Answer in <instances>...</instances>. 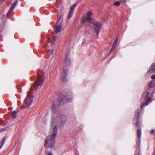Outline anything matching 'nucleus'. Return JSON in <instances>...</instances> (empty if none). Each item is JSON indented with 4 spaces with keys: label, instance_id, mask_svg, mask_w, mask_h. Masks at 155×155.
<instances>
[{
    "label": "nucleus",
    "instance_id": "10",
    "mask_svg": "<svg viewBox=\"0 0 155 155\" xmlns=\"http://www.w3.org/2000/svg\"><path fill=\"white\" fill-rule=\"evenodd\" d=\"M64 62L68 65H69L70 64V60L68 55H66L65 57Z\"/></svg>",
    "mask_w": 155,
    "mask_h": 155
},
{
    "label": "nucleus",
    "instance_id": "23",
    "mask_svg": "<svg viewBox=\"0 0 155 155\" xmlns=\"http://www.w3.org/2000/svg\"><path fill=\"white\" fill-rule=\"evenodd\" d=\"M117 40H118V38H117L114 41L113 45H115L116 46V45L117 43Z\"/></svg>",
    "mask_w": 155,
    "mask_h": 155
},
{
    "label": "nucleus",
    "instance_id": "9",
    "mask_svg": "<svg viewBox=\"0 0 155 155\" xmlns=\"http://www.w3.org/2000/svg\"><path fill=\"white\" fill-rule=\"evenodd\" d=\"M61 28V23L59 25L57 26L55 28V32L56 34H57L58 32L60 31V30Z\"/></svg>",
    "mask_w": 155,
    "mask_h": 155
},
{
    "label": "nucleus",
    "instance_id": "5",
    "mask_svg": "<svg viewBox=\"0 0 155 155\" xmlns=\"http://www.w3.org/2000/svg\"><path fill=\"white\" fill-rule=\"evenodd\" d=\"M45 77L43 76L38 75L36 81H35L33 86L35 89H37L39 86H42Z\"/></svg>",
    "mask_w": 155,
    "mask_h": 155
},
{
    "label": "nucleus",
    "instance_id": "28",
    "mask_svg": "<svg viewBox=\"0 0 155 155\" xmlns=\"http://www.w3.org/2000/svg\"><path fill=\"white\" fill-rule=\"evenodd\" d=\"M151 78L152 79H155V74L153 75L151 77Z\"/></svg>",
    "mask_w": 155,
    "mask_h": 155
},
{
    "label": "nucleus",
    "instance_id": "8",
    "mask_svg": "<svg viewBox=\"0 0 155 155\" xmlns=\"http://www.w3.org/2000/svg\"><path fill=\"white\" fill-rule=\"evenodd\" d=\"M155 72V63H153L151 66L150 69L147 71V74L153 73Z\"/></svg>",
    "mask_w": 155,
    "mask_h": 155
},
{
    "label": "nucleus",
    "instance_id": "3",
    "mask_svg": "<svg viewBox=\"0 0 155 155\" xmlns=\"http://www.w3.org/2000/svg\"><path fill=\"white\" fill-rule=\"evenodd\" d=\"M140 110L138 109L135 111L134 117L133 120V122L136 129L141 128V125L140 121Z\"/></svg>",
    "mask_w": 155,
    "mask_h": 155
},
{
    "label": "nucleus",
    "instance_id": "2",
    "mask_svg": "<svg viewBox=\"0 0 155 155\" xmlns=\"http://www.w3.org/2000/svg\"><path fill=\"white\" fill-rule=\"evenodd\" d=\"M88 21L90 22L91 23L94 25L95 32L98 36L101 28V22H98L95 20L91 21L87 19V17H83L81 19V24L82 25H84Z\"/></svg>",
    "mask_w": 155,
    "mask_h": 155
},
{
    "label": "nucleus",
    "instance_id": "27",
    "mask_svg": "<svg viewBox=\"0 0 155 155\" xmlns=\"http://www.w3.org/2000/svg\"><path fill=\"white\" fill-rule=\"evenodd\" d=\"M149 94H150V93L149 92H147V94H146V98H147V97L149 95Z\"/></svg>",
    "mask_w": 155,
    "mask_h": 155
},
{
    "label": "nucleus",
    "instance_id": "18",
    "mask_svg": "<svg viewBox=\"0 0 155 155\" xmlns=\"http://www.w3.org/2000/svg\"><path fill=\"white\" fill-rule=\"evenodd\" d=\"M73 14V12L71 11H70L68 18V19H70L72 16Z\"/></svg>",
    "mask_w": 155,
    "mask_h": 155
},
{
    "label": "nucleus",
    "instance_id": "12",
    "mask_svg": "<svg viewBox=\"0 0 155 155\" xmlns=\"http://www.w3.org/2000/svg\"><path fill=\"white\" fill-rule=\"evenodd\" d=\"M57 39V37L56 36H54L53 37L51 41V44L52 45H54Z\"/></svg>",
    "mask_w": 155,
    "mask_h": 155
},
{
    "label": "nucleus",
    "instance_id": "7",
    "mask_svg": "<svg viewBox=\"0 0 155 155\" xmlns=\"http://www.w3.org/2000/svg\"><path fill=\"white\" fill-rule=\"evenodd\" d=\"M68 70L66 69L63 72V75L62 77L63 82L64 83H66L67 82V75L68 74Z\"/></svg>",
    "mask_w": 155,
    "mask_h": 155
},
{
    "label": "nucleus",
    "instance_id": "21",
    "mask_svg": "<svg viewBox=\"0 0 155 155\" xmlns=\"http://www.w3.org/2000/svg\"><path fill=\"white\" fill-rule=\"evenodd\" d=\"M45 155H53L52 153L51 152H48L47 150L45 149Z\"/></svg>",
    "mask_w": 155,
    "mask_h": 155
},
{
    "label": "nucleus",
    "instance_id": "25",
    "mask_svg": "<svg viewBox=\"0 0 155 155\" xmlns=\"http://www.w3.org/2000/svg\"><path fill=\"white\" fill-rule=\"evenodd\" d=\"M54 51V49L52 50L51 51L49 52V54H53Z\"/></svg>",
    "mask_w": 155,
    "mask_h": 155
},
{
    "label": "nucleus",
    "instance_id": "6",
    "mask_svg": "<svg viewBox=\"0 0 155 155\" xmlns=\"http://www.w3.org/2000/svg\"><path fill=\"white\" fill-rule=\"evenodd\" d=\"M61 95H60L59 98L57 99V101L55 103V104L54 103L53 105L52 110V112L54 113H55L56 112V105L58 106H59L60 105L61 103L63 100V98L61 97Z\"/></svg>",
    "mask_w": 155,
    "mask_h": 155
},
{
    "label": "nucleus",
    "instance_id": "20",
    "mask_svg": "<svg viewBox=\"0 0 155 155\" xmlns=\"http://www.w3.org/2000/svg\"><path fill=\"white\" fill-rule=\"evenodd\" d=\"M120 5V2L119 1H116L114 3V5L116 6H118Z\"/></svg>",
    "mask_w": 155,
    "mask_h": 155
},
{
    "label": "nucleus",
    "instance_id": "13",
    "mask_svg": "<svg viewBox=\"0 0 155 155\" xmlns=\"http://www.w3.org/2000/svg\"><path fill=\"white\" fill-rule=\"evenodd\" d=\"M92 15V12L91 11H89L87 15V18L89 19V20H90L91 21H92V19L91 18V16Z\"/></svg>",
    "mask_w": 155,
    "mask_h": 155
},
{
    "label": "nucleus",
    "instance_id": "22",
    "mask_svg": "<svg viewBox=\"0 0 155 155\" xmlns=\"http://www.w3.org/2000/svg\"><path fill=\"white\" fill-rule=\"evenodd\" d=\"M116 46L115 45H113L110 50L111 51H113L114 50L115 47H116Z\"/></svg>",
    "mask_w": 155,
    "mask_h": 155
},
{
    "label": "nucleus",
    "instance_id": "17",
    "mask_svg": "<svg viewBox=\"0 0 155 155\" xmlns=\"http://www.w3.org/2000/svg\"><path fill=\"white\" fill-rule=\"evenodd\" d=\"M151 97H149L147 98L146 101V102H145V105H146V106L150 102H151Z\"/></svg>",
    "mask_w": 155,
    "mask_h": 155
},
{
    "label": "nucleus",
    "instance_id": "15",
    "mask_svg": "<svg viewBox=\"0 0 155 155\" xmlns=\"http://www.w3.org/2000/svg\"><path fill=\"white\" fill-rule=\"evenodd\" d=\"M149 87H152L155 86V81H151L149 84Z\"/></svg>",
    "mask_w": 155,
    "mask_h": 155
},
{
    "label": "nucleus",
    "instance_id": "26",
    "mask_svg": "<svg viewBox=\"0 0 155 155\" xmlns=\"http://www.w3.org/2000/svg\"><path fill=\"white\" fill-rule=\"evenodd\" d=\"M150 133L151 134H153L155 133V130H151L150 131Z\"/></svg>",
    "mask_w": 155,
    "mask_h": 155
},
{
    "label": "nucleus",
    "instance_id": "29",
    "mask_svg": "<svg viewBox=\"0 0 155 155\" xmlns=\"http://www.w3.org/2000/svg\"><path fill=\"white\" fill-rule=\"evenodd\" d=\"M61 16H60V17H58V18H57V22H59V20H60V19L61 17Z\"/></svg>",
    "mask_w": 155,
    "mask_h": 155
},
{
    "label": "nucleus",
    "instance_id": "11",
    "mask_svg": "<svg viewBox=\"0 0 155 155\" xmlns=\"http://www.w3.org/2000/svg\"><path fill=\"white\" fill-rule=\"evenodd\" d=\"M17 3V1H16L14 3H13L12 5L10 7L9 11L11 12L14 8L15 7Z\"/></svg>",
    "mask_w": 155,
    "mask_h": 155
},
{
    "label": "nucleus",
    "instance_id": "4",
    "mask_svg": "<svg viewBox=\"0 0 155 155\" xmlns=\"http://www.w3.org/2000/svg\"><path fill=\"white\" fill-rule=\"evenodd\" d=\"M33 91V90L31 88H30V91L28 92L25 101V104L23 105L24 108H27L29 107L33 102L32 98L30 97V95L31 93Z\"/></svg>",
    "mask_w": 155,
    "mask_h": 155
},
{
    "label": "nucleus",
    "instance_id": "14",
    "mask_svg": "<svg viewBox=\"0 0 155 155\" xmlns=\"http://www.w3.org/2000/svg\"><path fill=\"white\" fill-rule=\"evenodd\" d=\"M137 136L140 138L141 136V132L140 129H138L137 131Z\"/></svg>",
    "mask_w": 155,
    "mask_h": 155
},
{
    "label": "nucleus",
    "instance_id": "24",
    "mask_svg": "<svg viewBox=\"0 0 155 155\" xmlns=\"http://www.w3.org/2000/svg\"><path fill=\"white\" fill-rule=\"evenodd\" d=\"M144 104H145V103L144 102H143L141 105V108L142 109H143L144 107Z\"/></svg>",
    "mask_w": 155,
    "mask_h": 155
},
{
    "label": "nucleus",
    "instance_id": "1",
    "mask_svg": "<svg viewBox=\"0 0 155 155\" xmlns=\"http://www.w3.org/2000/svg\"><path fill=\"white\" fill-rule=\"evenodd\" d=\"M66 120V117L64 115H61L58 121L56 120L52 119L51 122V130H53L51 137L48 136L45 143L46 148L52 147L55 143L54 139L56 137L57 133V125L59 127L62 126Z\"/></svg>",
    "mask_w": 155,
    "mask_h": 155
},
{
    "label": "nucleus",
    "instance_id": "19",
    "mask_svg": "<svg viewBox=\"0 0 155 155\" xmlns=\"http://www.w3.org/2000/svg\"><path fill=\"white\" fill-rule=\"evenodd\" d=\"M76 5H77L75 4H74L73 5H72L71 6V8L70 11H71L72 12H73L75 8V7H76Z\"/></svg>",
    "mask_w": 155,
    "mask_h": 155
},
{
    "label": "nucleus",
    "instance_id": "16",
    "mask_svg": "<svg viewBox=\"0 0 155 155\" xmlns=\"http://www.w3.org/2000/svg\"><path fill=\"white\" fill-rule=\"evenodd\" d=\"M17 112L16 111H13L12 114V117L13 118H15L17 117Z\"/></svg>",
    "mask_w": 155,
    "mask_h": 155
},
{
    "label": "nucleus",
    "instance_id": "30",
    "mask_svg": "<svg viewBox=\"0 0 155 155\" xmlns=\"http://www.w3.org/2000/svg\"><path fill=\"white\" fill-rule=\"evenodd\" d=\"M5 0H0V4H1L2 2H3Z\"/></svg>",
    "mask_w": 155,
    "mask_h": 155
}]
</instances>
